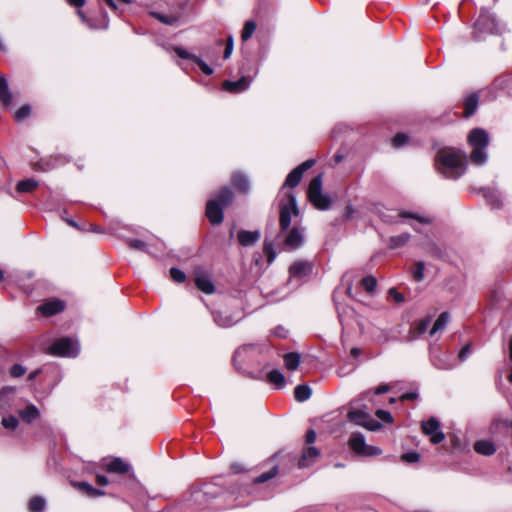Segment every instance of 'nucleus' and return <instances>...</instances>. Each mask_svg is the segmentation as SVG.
<instances>
[{
	"mask_svg": "<svg viewBox=\"0 0 512 512\" xmlns=\"http://www.w3.org/2000/svg\"><path fill=\"white\" fill-rule=\"evenodd\" d=\"M402 460L407 463H416L420 460V455L417 452H408L402 455Z\"/></svg>",
	"mask_w": 512,
	"mask_h": 512,
	"instance_id": "47",
	"label": "nucleus"
},
{
	"mask_svg": "<svg viewBox=\"0 0 512 512\" xmlns=\"http://www.w3.org/2000/svg\"><path fill=\"white\" fill-rule=\"evenodd\" d=\"M96 483L100 486H106L109 484V480L104 475H97L96 476Z\"/></svg>",
	"mask_w": 512,
	"mask_h": 512,
	"instance_id": "60",
	"label": "nucleus"
},
{
	"mask_svg": "<svg viewBox=\"0 0 512 512\" xmlns=\"http://www.w3.org/2000/svg\"><path fill=\"white\" fill-rule=\"evenodd\" d=\"M466 155L465 153L445 148L438 151L435 158V167L437 171L445 178L457 179L464 174L466 170Z\"/></svg>",
	"mask_w": 512,
	"mask_h": 512,
	"instance_id": "1",
	"label": "nucleus"
},
{
	"mask_svg": "<svg viewBox=\"0 0 512 512\" xmlns=\"http://www.w3.org/2000/svg\"><path fill=\"white\" fill-rule=\"evenodd\" d=\"M75 486L88 496L94 491V487L88 482H78Z\"/></svg>",
	"mask_w": 512,
	"mask_h": 512,
	"instance_id": "46",
	"label": "nucleus"
},
{
	"mask_svg": "<svg viewBox=\"0 0 512 512\" xmlns=\"http://www.w3.org/2000/svg\"><path fill=\"white\" fill-rule=\"evenodd\" d=\"M104 494H105L104 491L94 488V491L91 493V495L89 497L95 498V497L103 496Z\"/></svg>",
	"mask_w": 512,
	"mask_h": 512,
	"instance_id": "64",
	"label": "nucleus"
},
{
	"mask_svg": "<svg viewBox=\"0 0 512 512\" xmlns=\"http://www.w3.org/2000/svg\"><path fill=\"white\" fill-rule=\"evenodd\" d=\"M401 217H410V218H414V219H417L420 223H429L430 220L428 218H424V217H418V216H415L413 214H410V213H406V212H403L400 214Z\"/></svg>",
	"mask_w": 512,
	"mask_h": 512,
	"instance_id": "58",
	"label": "nucleus"
},
{
	"mask_svg": "<svg viewBox=\"0 0 512 512\" xmlns=\"http://www.w3.org/2000/svg\"><path fill=\"white\" fill-rule=\"evenodd\" d=\"M470 160L475 165H483L487 160L485 148H473L470 154Z\"/></svg>",
	"mask_w": 512,
	"mask_h": 512,
	"instance_id": "30",
	"label": "nucleus"
},
{
	"mask_svg": "<svg viewBox=\"0 0 512 512\" xmlns=\"http://www.w3.org/2000/svg\"><path fill=\"white\" fill-rule=\"evenodd\" d=\"M280 213H279V226L280 231L276 235L275 240L278 244V240L281 239L282 235L288 231L291 225L292 215L297 216L299 214V209L297 206L296 196L293 192H287L285 199H282L279 203Z\"/></svg>",
	"mask_w": 512,
	"mask_h": 512,
	"instance_id": "3",
	"label": "nucleus"
},
{
	"mask_svg": "<svg viewBox=\"0 0 512 512\" xmlns=\"http://www.w3.org/2000/svg\"><path fill=\"white\" fill-rule=\"evenodd\" d=\"M390 390H391V387L388 384H382V385L378 386L377 388H375L374 393L376 395H380V394L387 393Z\"/></svg>",
	"mask_w": 512,
	"mask_h": 512,
	"instance_id": "57",
	"label": "nucleus"
},
{
	"mask_svg": "<svg viewBox=\"0 0 512 512\" xmlns=\"http://www.w3.org/2000/svg\"><path fill=\"white\" fill-rule=\"evenodd\" d=\"M430 323H431L430 317H426V318L422 319L421 321H419L415 326L416 334L421 335V334L425 333L427 331Z\"/></svg>",
	"mask_w": 512,
	"mask_h": 512,
	"instance_id": "41",
	"label": "nucleus"
},
{
	"mask_svg": "<svg viewBox=\"0 0 512 512\" xmlns=\"http://www.w3.org/2000/svg\"><path fill=\"white\" fill-rule=\"evenodd\" d=\"M79 343L69 337L57 339L49 348V353L54 356L76 357L79 354Z\"/></svg>",
	"mask_w": 512,
	"mask_h": 512,
	"instance_id": "5",
	"label": "nucleus"
},
{
	"mask_svg": "<svg viewBox=\"0 0 512 512\" xmlns=\"http://www.w3.org/2000/svg\"><path fill=\"white\" fill-rule=\"evenodd\" d=\"M9 373L12 378H19L26 373V368L21 364H14Z\"/></svg>",
	"mask_w": 512,
	"mask_h": 512,
	"instance_id": "43",
	"label": "nucleus"
},
{
	"mask_svg": "<svg viewBox=\"0 0 512 512\" xmlns=\"http://www.w3.org/2000/svg\"><path fill=\"white\" fill-rule=\"evenodd\" d=\"M278 473V467L274 466L269 471L262 473L258 477L255 478L254 482L257 484L267 482L268 480L274 478Z\"/></svg>",
	"mask_w": 512,
	"mask_h": 512,
	"instance_id": "36",
	"label": "nucleus"
},
{
	"mask_svg": "<svg viewBox=\"0 0 512 512\" xmlns=\"http://www.w3.org/2000/svg\"><path fill=\"white\" fill-rule=\"evenodd\" d=\"M313 265L309 261H296L289 267L290 277L302 279L312 273Z\"/></svg>",
	"mask_w": 512,
	"mask_h": 512,
	"instance_id": "13",
	"label": "nucleus"
},
{
	"mask_svg": "<svg viewBox=\"0 0 512 512\" xmlns=\"http://www.w3.org/2000/svg\"><path fill=\"white\" fill-rule=\"evenodd\" d=\"M311 388L308 385H298L294 389L295 399L299 402L308 400L311 396Z\"/></svg>",
	"mask_w": 512,
	"mask_h": 512,
	"instance_id": "28",
	"label": "nucleus"
},
{
	"mask_svg": "<svg viewBox=\"0 0 512 512\" xmlns=\"http://www.w3.org/2000/svg\"><path fill=\"white\" fill-rule=\"evenodd\" d=\"M170 276L176 283H183L186 279L185 273L182 270L175 267L170 269Z\"/></svg>",
	"mask_w": 512,
	"mask_h": 512,
	"instance_id": "40",
	"label": "nucleus"
},
{
	"mask_svg": "<svg viewBox=\"0 0 512 512\" xmlns=\"http://www.w3.org/2000/svg\"><path fill=\"white\" fill-rule=\"evenodd\" d=\"M214 319H215V322H216L219 326H221V327H227V326H229V325H230V323H229L228 321H226V320H225V321H222L221 317H220V316H218V315H215V316H214Z\"/></svg>",
	"mask_w": 512,
	"mask_h": 512,
	"instance_id": "61",
	"label": "nucleus"
},
{
	"mask_svg": "<svg viewBox=\"0 0 512 512\" xmlns=\"http://www.w3.org/2000/svg\"><path fill=\"white\" fill-rule=\"evenodd\" d=\"M287 334H288V331L282 326L276 327L273 331V335H275L279 338H286Z\"/></svg>",
	"mask_w": 512,
	"mask_h": 512,
	"instance_id": "56",
	"label": "nucleus"
},
{
	"mask_svg": "<svg viewBox=\"0 0 512 512\" xmlns=\"http://www.w3.org/2000/svg\"><path fill=\"white\" fill-rule=\"evenodd\" d=\"M474 450L481 455L490 456L496 452L495 444L489 440H479L474 444Z\"/></svg>",
	"mask_w": 512,
	"mask_h": 512,
	"instance_id": "21",
	"label": "nucleus"
},
{
	"mask_svg": "<svg viewBox=\"0 0 512 512\" xmlns=\"http://www.w3.org/2000/svg\"><path fill=\"white\" fill-rule=\"evenodd\" d=\"M251 81L243 76L236 81L226 80L223 83V89L230 93H240L247 90L250 86Z\"/></svg>",
	"mask_w": 512,
	"mask_h": 512,
	"instance_id": "16",
	"label": "nucleus"
},
{
	"mask_svg": "<svg viewBox=\"0 0 512 512\" xmlns=\"http://www.w3.org/2000/svg\"><path fill=\"white\" fill-rule=\"evenodd\" d=\"M45 500L42 497L35 496L29 502L30 512H43L45 509Z\"/></svg>",
	"mask_w": 512,
	"mask_h": 512,
	"instance_id": "33",
	"label": "nucleus"
},
{
	"mask_svg": "<svg viewBox=\"0 0 512 512\" xmlns=\"http://www.w3.org/2000/svg\"><path fill=\"white\" fill-rule=\"evenodd\" d=\"M13 101L12 93L8 86L7 78L0 74V103L4 107H9Z\"/></svg>",
	"mask_w": 512,
	"mask_h": 512,
	"instance_id": "18",
	"label": "nucleus"
},
{
	"mask_svg": "<svg viewBox=\"0 0 512 512\" xmlns=\"http://www.w3.org/2000/svg\"><path fill=\"white\" fill-rule=\"evenodd\" d=\"M361 285L368 293H371L375 290L377 281L373 276H366L361 280Z\"/></svg>",
	"mask_w": 512,
	"mask_h": 512,
	"instance_id": "37",
	"label": "nucleus"
},
{
	"mask_svg": "<svg viewBox=\"0 0 512 512\" xmlns=\"http://www.w3.org/2000/svg\"><path fill=\"white\" fill-rule=\"evenodd\" d=\"M348 443L351 450L360 456L373 457L382 453L379 447L367 445L361 433H352Z\"/></svg>",
	"mask_w": 512,
	"mask_h": 512,
	"instance_id": "6",
	"label": "nucleus"
},
{
	"mask_svg": "<svg viewBox=\"0 0 512 512\" xmlns=\"http://www.w3.org/2000/svg\"><path fill=\"white\" fill-rule=\"evenodd\" d=\"M410 239L409 233H402L397 236H392L389 240V247L391 249H396L404 246Z\"/></svg>",
	"mask_w": 512,
	"mask_h": 512,
	"instance_id": "31",
	"label": "nucleus"
},
{
	"mask_svg": "<svg viewBox=\"0 0 512 512\" xmlns=\"http://www.w3.org/2000/svg\"><path fill=\"white\" fill-rule=\"evenodd\" d=\"M388 294L396 303H402L405 300L404 295L398 292L396 288H390Z\"/></svg>",
	"mask_w": 512,
	"mask_h": 512,
	"instance_id": "48",
	"label": "nucleus"
},
{
	"mask_svg": "<svg viewBox=\"0 0 512 512\" xmlns=\"http://www.w3.org/2000/svg\"><path fill=\"white\" fill-rule=\"evenodd\" d=\"M128 243H129V247L132 249L142 250V251H144L146 249V243L143 242L142 240L132 239V240H129Z\"/></svg>",
	"mask_w": 512,
	"mask_h": 512,
	"instance_id": "51",
	"label": "nucleus"
},
{
	"mask_svg": "<svg viewBox=\"0 0 512 512\" xmlns=\"http://www.w3.org/2000/svg\"><path fill=\"white\" fill-rule=\"evenodd\" d=\"M68 3L75 7H82L86 0H67Z\"/></svg>",
	"mask_w": 512,
	"mask_h": 512,
	"instance_id": "62",
	"label": "nucleus"
},
{
	"mask_svg": "<svg viewBox=\"0 0 512 512\" xmlns=\"http://www.w3.org/2000/svg\"><path fill=\"white\" fill-rule=\"evenodd\" d=\"M348 418L356 425L363 426L371 431H375L381 427V424L370 417L368 413L362 410H350Z\"/></svg>",
	"mask_w": 512,
	"mask_h": 512,
	"instance_id": "8",
	"label": "nucleus"
},
{
	"mask_svg": "<svg viewBox=\"0 0 512 512\" xmlns=\"http://www.w3.org/2000/svg\"><path fill=\"white\" fill-rule=\"evenodd\" d=\"M31 114V107L29 105L21 106L14 115V119L17 122L23 121Z\"/></svg>",
	"mask_w": 512,
	"mask_h": 512,
	"instance_id": "38",
	"label": "nucleus"
},
{
	"mask_svg": "<svg viewBox=\"0 0 512 512\" xmlns=\"http://www.w3.org/2000/svg\"><path fill=\"white\" fill-rule=\"evenodd\" d=\"M195 285L200 291L204 292L205 294H212L215 291L213 282L201 270L195 271Z\"/></svg>",
	"mask_w": 512,
	"mask_h": 512,
	"instance_id": "15",
	"label": "nucleus"
},
{
	"mask_svg": "<svg viewBox=\"0 0 512 512\" xmlns=\"http://www.w3.org/2000/svg\"><path fill=\"white\" fill-rule=\"evenodd\" d=\"M19 416L21 419L27 423L33 422L36 418L39 416V410L38 408L33 405L29 404L24 409H21L18 411Z\"/></svg>",
	"mask_w": 512,
	"mask_h": 512,
	"instance_id": "22",
	"label": "nucleus"
},
{
	"mask_svg": "<svg viewBox=\"0 0 512 512\" xmlns=\"http://www.w3.org/2000/svg\"><path fill=\"white\" fill-rule=\"evenodd\" d=\"M194 62L199 66V68L205 75H211L213 73V69L209 65H207L201 58L195 57Z\"/></svg>",
	"mask_w": 512,
	"mask_h": 512,
	"instance_id": "45",
	"label": "nucleus"
},
{
	"mask_svg": "<svg viewBox=\"0 0 512 512\" xmlns=\"http://www.w3.org/2000/svg\"><path fill=\"white\" fill-rule=\"evenodd\" d=\"M315 164L314 159H308L304 161L302 164L294 168L286 177V180L282 186V189L284 190L286 187L288 188H294L296 187L303 176V173L307 171L308 169L312 168Z\"/></svg>",
	"mask_w": 512,
	"mask_h": 512,
	"instance_id": "7",
	"label": "nucleus"
},
{
	"mask_svg": "<svg viewBox=\"0 0 512 512\" xmlns=\"http://www.w3.org/2000/svg\"><path fill=\"white\" fill-rule=\"evenodd\" d=\"M303 242V230L298 227H293L292 229H290L285 235V237L282 236L281 239L278 240V244L276 243V240H269L268 237L266 236L264 241V252L268 257V262L271 263L276 257V252L274 249L275 245H282L283 248L287 250H295L301 247Z\"/></svg>",
	"mask_w": 512,
	"mask_h": 512,
	"instance_id": "2",
	"label": "nucleus"
},
{
	"mask_svg": "<svg viewBox=\"0 0 512 512\" xmlns=\"http://www.w3.org/2000/svg\"><path fill=\"white\" fill-rule=\"evenodd\" d=\"M471 345L467 344L465 345L459 352L458 358L460 361H465L470 353Z\"/></svg>",
	"mask_w": 512,
	"mask_h": 512,
	"instance_id": "54",
	"label": "nucleus"
},
{
	"mask_svg": "<svg viewBox=\"0 0 512 512\" xmlns=\"http://www.w3.org/2000/svg\"><path fill=\"white\" fill-rule=\"evenodd\" d=\"M425 264L422 261L416 262L412 269V276L415 281L420 282L424 279Z\"/></svg>",
	"mask_w": 512,
	"mask_h": 512,
	"instance_id": "35",
	"label": "nucleus"
},
{
	"mask_svg": "<svg viewBox=\"0 0 512 512\" xmlns=\"http://www.w3.org/2000/svg\"><path fill=\"white\" fill-rule=\"evenodd\" d=\"M267 379L270 383L275 384L277 387H282L285 383V377L283 373L277 369L270 371L267 374Z\"/></svg>",
	"mask_w": 512,
	"mask_h": 512,
	"instance_id": "32",
	"label": "nucleus"
},
{
	"mask_svg": "<svg viewBox=\"0 0 512 512\" xmlns=\"http://www.w3.org/2000/svg\"><path fill=\"white\" fill-rule=\"evenodd\" d=\"M479 102V96L477 93H472L464 101V113L463 116L465 118H469L472 116L477 110Z\"/></svg>",
	"mask_w": 512,
	"mask_h": 512,
	"instance_id": "20",
	"label": "nucleus"
},
{
	"mask_svg": "<svg viewBox=\"0 0 512 512\" xmlns=\"http://www.w3.org/2000/svg\"><path fill=\"white\" fill-rule=\"evenodd\" d=\"M422 430L424 434L430 436V441L433 444H439L445 439L444 433L440 431V423L434 417L422 423Z\"/></svg>",
	"mask_w": 512,
	"mask_h": 512,
	"instance_id": "9",
	"label": "nucleus"
},
{
	"mask_svg": "<svg viewBox=\"0 0 512 512\" xmlns=\"http://www.w3.org/2000/svg\"><path fill=\"white\" fill-rule=\"evenodd\" d=\"M233 47H234L233 36L229 35L228 38H227V41H226V47H225V51H224V58L225 59L230 57V55L233 52Z\"/></svg>",
	"mask_w": 512,
	"mask_h": 512,
	"instance_id": "50",
	"label": "nucleus"
},
{
	"mask_svg": "<svg viewBox=\"0 0 512 512\" xmlns=\"http://www.w3.org/2000/svg\"><path fill=\"white\" fill-rule=\"evenodd\" d=\"M154 17L157 18L160 22L168 25H172L176 22L174 17H169L160 13H153Z\"/></svg>",
	"mask_w": 512,
	"mask_h": 512,
	"instance_id": "52",
	"label": "nucleus"
},
{
	"mask_svg": "<svg viewBox=\"0 0 512 512\" xmlns=\"http://www.w3.org/2000/svg\"><path fill=\"white\" fill-rule=\"evenodd\" d=\"M316 440V432L313 429H309L305 435L306 444H313Z\"/></svg>",
	"mask_w": 512,
	"mask_h": 512,
	"instance_id": "55",
	"label": "nucleus"
},
{
	"mask_svg": "<svg viewBox=\"0 0 512 512\" xmlns=\"http://www.w3.org/2000/svg\"><path fill=\"white\" fill-rule=\"evenodd\" d=\"M256 30V23L254 21H246L242 30L241 39L242 41H247L251 38L253 33Z\"/></svg>",
	"mask_w": 512,
	"mask_h": 512,
	"instance_id": "34",
	"label": "nucleus"
},
{
	"mask_svg": "<svg viewBox=\"0 0 512 512\" xmlns=\"http://www.w3.org/2000/svg\"><path fill=\"white\" fill-rule=\"evenodd\" d=\"M320 456V451L315 447H307L302 451L301 457L298 459V467L306 468L312 465L316 459Z\"/></svg>",
	"mask_w": 512,
	"mask_h": 512,
	"instance_id": "14",
	"label": "nucleus"
},
{
	"mask_svg": "<svg viewBox=\"0 0 512 512\" xmlns=\"http://www.w3.org/2000/svg\"><path fill=\"white\" fill-rule=\"evenodd\" d=\"M233 185L241 192H247L250 187L248 178L240 173H236L233 176Z\"/></svg>",
	"mask_w": 512,
	"mask_h": 512,
	"instance_id": "29",
	"label": "nucleus"
},
{
	"mask_svg": "<svg viewBox=\"0 0 512 512\" xmlns=\"http://www.w3.org/2000/svg\"><path fill=\"white\" fill-rule=\"evenodd\" d=\"M65 309V302L59 299H51L37 307V312L49 317L62 312Z\"/></svg>",
	"mask_w": 512,
	"mask_h": 512,
	"instance_id": "10",
	"label": "nucleus"
},
{
	"mask_svg": "<svg viewBox=\"0 0 512 512\" xmlns=\"http://www.w3.org/2000/svg\"><path fill=\"white\" fill-rule=\"evenodd\" d=\"M284 365L290 371L296 370L301 362V356L297 352H290L284 355Z\"/></svg>",
	"mask_w": 512,
	"mask_h": 512,
	"instance_id": "25",
	"label": "nucleus"
},
{
	"mask_svg": "<svg viewBox=\"0 0 512 512\" xmlns=\"http://www.w3.org/2000/svg\"><path fill=\"white\" fill-rule=\"evenodd\" d=\"M487 16L480 15L475 23V27L479 30H490V28L486 27Z\"/></svg>",
	"mask_w": 512,
	"mask_h": 512,
	"instance_id": "53",
	"label": "nucleus"
},
{
	"mask_svg": "<svg viewBox=\"0 0 512 512\" xmlns=\"http://www.w3.org/2000/svg\"><path fill=\"white\" fill-rule=\"evenodd\" d=\"M408 139L409 137L406 134L397 133L392 140L393 146L395 148H400L408 142Z\"/></svg>",
	"mask_w": 512,
	"mask_h": 512,
	"instance_id": "42",
	"label": "nucleus"
},
{
	"mask_svg": "<svg viewBox=\"0 0 512 512\" xmlns=\"http://www.w3.org/2000/svg\"><path fill=\"white\" fill-rule=\"evenodd\" d=\"M450 319V314L448 312H442L438 318L436 319V321L434 322L431 330H430V335H434L435 333L443 330L446 325L448 324V321Z\"/></svg>",
	"mask_w": 512,
	"mask_h": 512,
	"instance_id": "26",
	"label": "nucleus"
},
{
	"mask_svg": "<svg viewBox=\"0 0 512 512\" xmlns=\"http://www.w3.org/2000/svg\"><path fill=\"white\" fill-rule=\"evenodd\" d=\"M308 199L319 210H327L331 200L328 195L322 193V175L315 176L308 187Z\"/></svg>",
	"mask_w": 512,
	"mask_h": 512,
	"instance_id": "4",
	"label": "nucleus"
},
{
	"mask_svg": "<svg viewBox=\"0 0 512 512\" xmlns=\"http://www.w3.org/2000/svg\"><path fill=\"white\" fill-rule=\"evenodd\" d=\"M223 207L216 200H209L206 205V216L212 225H219L223 221Z\"/></svg>",
	"mask_w": 512,
	"mask_h": 512,
	"instance_id": "11",
	"label": "nucleus"
},
{
	"mask_svg": "<svg viewBox=\"0 0 512 512\" xmlns=\"http://www.w3.org/2000/svg\"><path fill=\"white\" fill-rule=\"evenodd\" d=\"M175 52L182 59H189V60H192L193 62L195 61V57L196 56L191 54V53H189L188 51H186L183 48L176 47L175 48Z\"/></svg>",
	"mask_w": 512,
	"mask_h": 512,
	"instance_id": "49",
	"label": "nucleus"
},
{
	"mask_svg": "<svg viewBox=\"0 0 512 512\" xmlns=\"http://www.w3.org/2000/svg\"><path fill=\"white\" fill-rule=\"evenodd\" d=\"M2 425L9 430H15L19 424L18 419L13 415H8L2 418Z\"/></svg>",
	"mask_w": 512,
	"mask_h": 512,
	"instance_id": "39",
	"label": "nucleus"
},
{
	"mask_svg": "<svg viewBox=\"0 0 512 512\" xmlns=\"http://www.w3.org/2000/svg\"><path fill=\"white\" fill-rule=\"evenodd\" d=\"M375 414L379 419H381L382 421H384L386 423L393 422V417L389 411H386L383 409H378Z\"/></svg>",
	"mask_w": 512,
	"mask_h": 512,
	"instance_id": "44",
	"label": "nucleus"
},
{
	"mask_svg": "<svg viewBox=\"0 0 512 512\" xmlns=\"http://www.w3.org/2000/svg\"><path fill=\"white\" fill-rule=\"evenodd\" d=\"M106 470L110 473L125 474L130 470V465L124 462L121 458H114L106 465Z\"/></svg>",
	"mask_w": 512,
	"mask_h": 512,
	"instance_id": "19",
	"label": "nucleus"
},
{
	"mask_svg": "<svg viewBox=\"0 0 512 512\" xmlns=\"http://www.w3.org/2000/svg\"><path fill=\"white\" fill-rule=\"evenodd\" d=\"M417 397H418V394L416 392H407V393H404L403 395H401L400 400L401 401L414 400Z\"/></svg>",
	"mask_w": 512,
	"mask_h": 512,
	"instance_id": "59",
	"label": "nucleus"
},
{
	"mask_svg": "<svg viewBox=\"0 0 512 512\" xmlns=\"http://www.w3.org/2000/svg\"><path fill=\"white\" fill-rule=\"evenodd\" d=\"M433 364L436 368L442 370H450L454 367V362L451 357L446 353H442L439 356H435L433 359Z\"/></svg>",
	"mask_w": 512,
	"mask_h": 512,
	"instance_id": "23",
	"label": "nucleus"
},
{
	"mask_svg": "<svg viewBox=\"0 0 512 512\" xmlns=\"http://www.w3.org/2000/svg\"><path fill=\"white\" fill-rule=\"evenodd\" d=\"M468 143L473 148H486L489 143V135L484 129L474 128L468 135Z\"/></svg>",
	"mask_w": 512,
	"mask_h": 512,
	"instance_id": "12",
	"label": "nucleus"
},
{
	"mask_svg": "<svg viewBox=\"0 0 512 512\" xmlns=\"http://www.w3.org/2000/svg\"><path fill=\"white\" fill-rule=\"evenodd\" d=\"M237 238L242 246H253L260 239V233L259 231L240 230L237 234Z\"/></svg>",
	"mask_w": 512,
	"mask_h": 512,
	"instance_id": "17",
	"label": "nucleus"
},
{
	"mask_svg": "<svg viewBox=\"0 0 512 512\" xmlns=\"http://www.w3.org/2000/svg\"><path fill=\"white\" fill-rule=\"evenodd\" d=\"M233 199L232 190L229 187H223L214 200L218 201L223 208H226L233 202Z\"/></svg>",
	"mask_w": 512,
	"mask_h": 512,
	"instance_id": "24",
	"label": "nucleus"
},
{
	"mask_svg": "<svg viewBox=\"0 0 512 512\" xmlns=\"http://www.w3.org/2000/svg\"><path fill=\"white\" fill-rule=\"evenodd\" d=\"M37 187H38V182L33 178H29V179L19 181L16 186V189L18 192H21V193H29V192H32L33 190H35Z\"/></svg>",
	"mask_w": 512,
	"mask_h": 512,
	"instance_id": "27",
	"label": "nucleus"
},
{
	"mask_svg": "<svg viewBox=\"0 0 512 512\" xmlns=\"http://www.w3.org/2000/svg\"><path fill=\"white\" fill-rule=\"evenodd\" d=\"M41 373V370L40 369H36L34 371H32L28 377H27V380L29 382L33 381L39 374Z\"/></svg>",
	"mask_w": 512,
	"mask_h": 512,
	"instance_id": "63",
	"label": "nucleus"
}]
</instances>
